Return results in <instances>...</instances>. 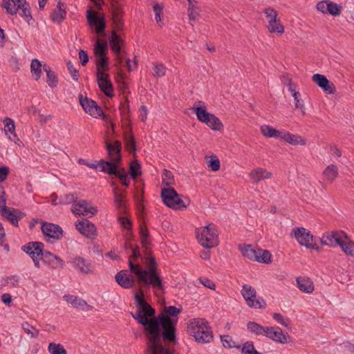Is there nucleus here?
Listing matches in <instances>:
<instances>
[{
  "mask_svg": "<svg viewBox=\"0 0 354 354\" xmlns=\"http://www.w3.org/2000/svg\"><path fill=\"white\" fill-rule=\"evenodd\" d=\"M144 252H145V250ZM145 253L146 257H143L142 259H144L147 268H143L140 264H135L132 261L129 259L128 264L129 270L131 273L133 274L136 277L140 285L162 290L164 288V284L158 270V266L156 258L149 254L150 252L149 250L148 252Z\"/></svg>",
  "mask_w": 354,
  "mask_h": 354,
  "instance_id": "f03ea898",
  "label": "nucleus"
},
{
  "mask_svg": "<svg viewBox=\"0 0 354 354\" xmlns=\"http://www.w3.org/2000/svg\"><path fill=\"white\" fill-rule=\"evenodd\" d=\"M0 214L8 221H19L26 216L25 213L17 209L9 208L6 204H0Z\"/></svg>",
  "mask_w": 354,
  "mask_h": 354,
  "instance_id": "6ab92c4d",
  "label": "nucleus"
},
{
  "mask_svg": "<svg viewBox=\"0 0 354 354\" xmlns=\"http://www.w3.org/2000/svg\"><path fill=\"white\" fill-rule=\"evenodd\" d=\"M261 133L268 138H279L282 136L283 131H279L269 125H262L261 127Z\"/></svg>",
  "mask_w": 354,
  "mask_h": 354,
  "instance_id": "4c0bfd02",
  "label": "nucleus"
},
{
  "mask_svg": "<svg viewBox=\"0 0 354 354\" xmlns=\"http://www.w3.org/2000/svg\"><path fill=\"white\" fill-rule=\"evenodd\" d=\"M241 292L245 299L246 304H248L249 302H251V304L252 305V299H254L257 297L256 290L250 285L244 284Z\"/></svg>",
  "mask_w": 354,
  "mask_h": 354,
  "instance_id": "e433bc0d",
  "label": "nucleus"
},
{
  "mask_svg": "<svg viewBox=\"0 0 354 354\" xmlns=\"http://www.w3.org/2000/svg\"><path fill=\"white\" fill-rule=\"evenodd\" d=\"M43 65L44 64H42L41 62L36 58L31 61L30 70L32 77L36 81H38L41 77Z\"/></svg>",
  "mask_w": 354,
  "mask_h": 354,
  "instance_id": "ea45409f",
  "label": "nucleus"
},
{
  "mask_svg": "<svg viewBox=\"0 0 354 354\" xmlns=\"http://www.w3.org/2000/svg\"><path fill=\"white\" fill-rule=\"evenodd\" d=\"M105 149L107 151L108 161L121 162L122 161V143L119 140L111 142L109 140L105 141Z\"/></svg>",
  "mask_w": 354,
  "mask_h": 354,
  "instance_id": "f8f14e48",
  "label": "nucleus"
},
{
  "mask_svg": "<svg viewBox=\"0 0 354 354\" xmlns=\"http://www.w3.org/2000/svg\"><path fill=\"white\" fill-rule=\"evenodd\" d=\"M86 19L90 26L95 27L97 34H102L104 32L106 21L104 17L98 18L94 10H88L86 12Z\"/></svg>",
  "mask_w": 354,
  "mask_h": 354,
  "instance_id": "f3484780",
  "label": "nucleus"
},
{
  "mask_svg": "<svg viewBox=\"0 0 354 354\" xmlns=\"http://www.w3.org/2000/svg\"><path fill=\"white\" fill-rule=\"evenodd\" d=\"M114 192V201L117 208L120 209V212H123L125 209V206L123 201V196L122 194L118 192V187H115L113 189Z\"/></svg>",
  "mask_w": 354,
  "mask_h": 354,
  "instance_id": "864d4df0",
  "label": "nucleus"
},
{
  "mask_svg": "<svg viewBox=\"0 0 354 354\" xmlns=\"http://www.w3.org/2000/svg\"><path fill=\"white\" fill-rule=\"evenodd\" d=\"M342 238L348 239L347 234L343 231H333L324 234L320 239L322 245L335 247L339 245Z\"/></svg>",
  "mask_w": 354,
  "mask_h": 354,
  "instance_id": "2eb2a0df",
  "label": "nucleus"
},
{
  "mask_svg": "<svg viewBox=\"0 0 354 354\" xmlns=\"http://www.w3.org/2000/svg\"><path fill=\"white\" fill-rule=\"evenodd\" d=\"M95 65L97 71H100V69L108 70V57L97 58Z\"/></svg>",
  "mask_w": 354,
  "mask_h": 354,
  "instance_id": "69168bd1",
  "label": "nucleus"
},
{
  "mask_svg": "<svg viewBox=\"0 0 354 354\" xmlns=\"http://www.w3.org/2000/svg\"><path fill=\"white\" fill-rule=\"evenodd\" d=\"M41 231L44 235L48 239H59L62 234V227L54 223H41Z\"/></svg>",
  "mask_w": 354,
  "mask_h": 354,
  "instance_id": "aec40b11",
  "label": "nucleus"
},
{
  "mask_svg": "<svg viewBox=\"0 0 354 354\" xmlns=\"http://www.w3.org/2000/svg\"><path fill=\"white\" fill-rule=\"evenodd\" d=\"M32 244L33 245H36L37 250L35 253H37V256H41V260H42L44 263L53 269L63 268V260L56 254L49 251L44 250V244L42 242L35 241Z\"/></svg>",
  "mask_w": 354,
  "mask_h": 354,
  "instance_id": "0eeeda50",
  "label": "nucleus"
},
{
  "mask_svg": "<svg viewBox=\"0 0 354 354\" xmlns=\"http://www.w3.org/2000/svg\"><path fill=\"white\" fill-rule=\"evenodd\" d=\"M207 166L213 171H216L220 169L221 163L219 159L216 156H210Z\"/></svg>",
  "mask_w": 354,
  "mask_h": 354,
  "instance_id": "052dcab7",
  "label": "nucleus"
},
{
  "mask_svg": "<svg viewBox=\"0 0 354 354\" xmlns=\"http://www.w3.org/2000/svg\"><path fill=\"white\" fill-rule=\"evenodd\" d=\"M142 174L141 165L137 160H133L129 165V174L131 178L136 179Z\"/></svg>",
  "mask_w": 354,
  "mask_h": 354,
  "instance_id": "a18cd8bd",
  "label": "nucleus"
},
{
  "mask_svg": "<svg viewBox=\"0 0 354 354\" xmlns=\"http://www.w3.org/2000/svg\"><path fill=\"white\" fill-rule=\"evenodd\" d=\"M162 183L163 185L168 187H172L175 184L174 177L172 172L167 169H165L162 175Z\"/></svg>",
  "mask_w": 354,
  "mask_h": 354,
  "instance_id": "49530a36",
  "label": "nucleus"
},
{
  "mask_svg": "<svg viewBox=\"0 0 354 354\" xmlns=\"http://www.w3.org/2000/svg\"><path fill=\"white\" fill-rule=\"evenodd\" d=\"M140 234L141 236V243L142 247L145 249V252H148V246L150 244L149 242V234L148 228L146 225V223H141L139 227Z\"/></svg>",
  "mask_w": 354,
  "mask_h": 354,
  "instance_id": "c9c22d12",
  "label": "nucleus"
},
{
  "mask_svg": "<svg viewBox=\"0 0 354 354\" xmlns=\"http://www.w3.org/2000/svg\"><path fill=\"white\" fill-rule=\"evenodd\" d=\"M272 174L270 172L261 167H258L252 170L250 174V178L255 183H258L260 180L263 179L270 178Z\"/></svg>",
  "mask_w": 354,
  "mask_h": 354,
  "instance_id": "c85d7f7f",
  "label": "nucleus"
},
{
  "mask_svg": "<svg viewBox=\"0 0 354 354\" xmlns=\"http://www.w3.org/2000/svg\"><path fill=\"white\" fill-rule=\"evenodd\" d=\"M313 81L327 94H334L336 91L335 86L333 82L322 74L316 73L312 77Z\"/></svg>",
  "mask_w": 354,
  "mask_h": 354,
  "instance_id": "a211bd4d",
  "label": "nucleus"
},
{
  "mask_svg": "<svg viewBox=\"0 0 354 354\" xmlns=\"http://www.w3.org/2000/svg\"><path fill=\"white\" fill-rule=\"evenodd\" d=\"M153 70L157 77H162L165 74V67L162 64L154 65Z\"/></svg>",
  "mask_w": 354,
  "mask_h": 354,
  "instance_id": "338daca9",
  "label": "nucleus"
},
{
  "mask_svg": "<svg viewBox=\"0 0 354 354\" xmlns=\"http://www.w3.org/2000/svg\"><path fill=\"white\" fill-rule=\"evenodd\" d=\"M293 232L295 239L300 245L309 249L319 250V247L316 243L310 242L313 239V235L310 230L303 227H299L293 229Z\"/></svg>",
  "mask_w": 354,
  "mask_h": 354,
  "instance_id": "1a4fd4ad",
  "label": "nucleus"
},
{
  "mask_svg": "<svg viewBox=\"0 0 354 354\" xmlns=\"http://www.w3.org/2000/svg\"><path fill=\"white\" fill-rule=\"evenodd\" d=\"M112 9V21L115 28L118 30L122 29L124 25L122 19L124 11L122 6L117 2H114L111 6Z\"/></svg>",
  "mask_w": 354,
  "mask_h": 354,
  "instance_id": "5701e85b",
  "label": "nucleus"
},
{
  "mask_svg": "<svg viewBox=\"0 0 354 354\" xmlns=\"http://www.w3.org/2000/svg\"><path fill=\"white\" fill-rule=\"evenodd\" d=\"M241 353L242 354H261L254 348L253 342L250 341L243 344Z\"/></svg>",
  "mask_w": 354,
  "mask_h": 354,
  "instance_id": "4d7b16f0",
  "label": "nucleus"
},
{
  "mask_svg": "<svg viewBox=\"0 0 354 354\" xmlns=\"http://www.w3.org/2000/svg\"><path fill=\"white\" fill-rule=\"evenodd\" d=\"M252 304H253L252 305L251 302H249L248 305L250 307L254 308H265L266 306L265 300L261 297L252 299Z\"/></svg>",
  "mask_w": 354,
  "mask_h": 354,
  "instance_id": "e2e57ef3",
  "label": "nucleus"
},
{
  "mask_svg": "<svg viewBox=\"0 0 354 354\" xmlns=\"http://www.w3.org/2000/svg\"><path fill=\"white\" fill-rule=\"evenodd\" d=\"M97 84L101 91L107 96H113V87L109 74L98 70L96 71Z\"/></svg>",
  "mask_w": 354,
  "mask_h": 354,
  "instance_id": "ddd939ff",
  "label": "nucleus"
},
{
  "mask_svg": "<svg viewBox=\"0 0 354 354\" xmlns=\"http://www.w3.org/2000/svg\"><path fill=\"white\" fill-rule=\"evenodd\" d=\"M77 194L76 193L75 194H66L63 196H61L59 199V202L58 203L55 202L54 204L55 205H57L58 203L64 204V205H67V204H70V203L75 204V203H77Z\"/></svg>",
  "mask_w": 354,
  "mask_h": 354,
  "instance_id": "8fccbe9b",
  "label": "nucleus"
},
{
  "mask_svg": "<svg viewBox=\"0 0 354 354\" xmlns=\"http://www.w3.org/2000/svg\"><path fill=\"white\" fill-rule=\"evenodd\" d=\"M35 241H30L27 244L21 247V250L26 253L33 261L34 265L36 268H40L39 260H41V256H37L36 252V245H34Z\"/></svg>",
  "mask_w": 354,
  "mask_h": 354,
  "instance_id": "393cba45",
  "label": "nucleus"
},
{
  "mask_svg": "<svg viewBox=\"0 0 354 354\" xmlns=\"http://www.w3.org/2000/svg\"><path fill=\"white\" fill-rule=\"evenodd\" d=\"M71 211L75 215H82L86 217L84 220L77 219V221H88L87 218H91L97 213V208L96 206L92 205L88 201L80 200L73 204Z\"/></svg>",
  "mask_w": 354,
  "mask_h": 354,
  "instance_id": "6e6552de",
  "label": "nucleus"
},
{
  "mask_svg": "<svg viewBox=\"0 0 354 354\" xmlns=\"http://www.w3.org/2000/svg\"><path fill=\"white\" fill-rule=\"evenodd\" d=\"M72 263L73 267L82 274H91L93 273L94 266L90 259L77 256L73 259Z\"/></svg>",
  "mask_w": 354,
  "mask_h": 354,
  "instance_id": "dca6fc26",
  "label": "nucleus"
},
{
  "mask_svg": "<svg viewBox=\"0 0 354 354\" xmlns=\"http://www.w3.org/2000/svg\"><path fill=\"white\" fill-rule=\"evenodd\" d=\"M131 315L144 326L151 350L156 351L158 348L161 339L169 343L176 342L177 319L170 318L164 313L156 316L155 309L147 302L138 307L136 314L131 313Z\"/></svg>",
  "mask_w": 354,
  "mask_h": 354,
  "instance_id": "f257e3e1",
  "label": "nucleus"
},
{
  "mask_svg": "<svg viewBox=\"0 0 354 354\" xmlns=\"http://www.w3.org/2000/svg\"><path fill=\"white\" fill-rule=\"evenodd\" d=\"M124 142L127 148L132 151L136 150V142L133 136V133L130 131L129 133H125L124 135Z\"/></svg>",
  "mask_w": 354,
  "mask_h": 354,
  "instance_id": "5fc2aeb1",
  "label": "nucleus"
},
{
  "mask_svg": "<svg viewBox=\"0 0 354 354\" xmlns=\"http://www.w3.org/2000/svg\"><path fill=\"white\" fill-rule=\"evenodd\" d=\"M106 161V160H105L104 159H101L99 161L95 160L94 163H89L86 160L83 159V158H80L78 160V163L80 165H86L87 167H88L90 168H92V169H94L96 170H99L101 171V168H102V167L105 165Z\"/></svg>",
  "mask_w": 354,
  "mask_h": 354,
  "instance_id": "09e8293b",
  "label": "nucleus"
},
{
  "mask_svg": "<svg viewBox=\"0 0 354 354\" xmlns=\"http://www.w3.org/2000/svg\"><path fill=\"white\" fill-rule=\"evenodd\" d=\"M120 162L106 161L105 165L102 167L101 171L109 175H113L120 180L127 176V173L124 167H119Z\"/></svg>",
  "mask_w": 354,
  "mask_h": 354,
  "instance_id": "4468645a",
  "label": "nucleus"
},
{
  "mask_svg": "<svg viewBox=\"0 0 354 354\" xmlns=\"http://www.w3.org/2000/svg\"><path fill=\"white\" fill-rule=\"evenodd\" d=\"M343 252L351 257H354V242H353L348 237V239L342 238L339 245Z\"/></svg>",
  "mask_w": 354,
  "mask_h": 354,
  "instance_id": "58836bf2",
  "label": "nucleus"
},
{
  "mask_svg": "<svg viewBox=\"0 0 354 354\" xmlns=\"http://www.w3.org/2000/svg\"><path fill=\"white\" fill-rule=\"evenodd\" d=\"M3 122L5 133L6 135H8V133H11L13 138L10 136L9 139L16 143L17 140H19V139L17 138V134L15 133V125L14 121L10 118H6L3 120Z\"/></svg>",
  "mask_w": 354,
  "mask_h": 354,
  "instance_id": "f704fd0d",
  "label": "nucleus"
},
{
  "mask_svg": "<svg viewBox=\"0 0 354 354\" xmlns=\"http://www.w3.org/2000/svg\"><path fill=\"white\" fill-rule=\"evenodd\" d=\"M181 195L174 187H163L161 189L160 197L162 203L168 207L174 210H183L189 204V200L182 198Z\"/></svg>",
  "mask_w": 354,
  "mask_h": 354,
  "instance_id": "39448f33",
  "label": "nucleus"
},
{
  "mask_svg": "<svg viewBox=\"0 0 354 354\" xmlns=\"http://www.w3.org/2000/svg\"><path fill=\"white\" fill-rule=\"evenodd\" d=\"M182 310V308H178L174 306H166L165 308V315H167L169 317H176Z\"/></svg>",
  "mask_w": 354,
  "mask_h": 354,
  "instance_id": "680f3d73",
  "label": "nucleus"
},
{
  "mask_svg": "<svg viewBox=\"0 0 354 354\" xmlns=\"http://www.w3.org/2000/svg\"><path fill=\"white\" fill-rule=\"evenodd\" d=\"M324 177L330 183L333 182L338 175V168L337 165L331 164L328 165L324 171Z\"/></svg>",
  "mask_w": 354,
  "mask_h": 354,
  "instance_id": "c03bdc74",
  "label": "nucleus"
},
{
  "mask_svg": "<svg viewBox=\"0 0 354 354\" xmlns=\"http://www.w3.org/2000/svg\"><path fill=\"white\" fill-rule=\"evenodd\" d=\"M281 139L293 145H304L306 141L299 135L292 134L288 131H283Z\"/></svg>",
  "mask_w": 354,
  "mask_h": 354,
  "instance_id": "cd10ccee",
  "label": "nucleus"
},
{
  "mask_svg": "<svg viewBox=\"0 0 354 354\" xmlns=\"http://www.w3.org/2000/svg\"><path fill=\"white\" fill-rule=\"evenodd\" d=\"M64 299L68 303L71 304L74 308L83 307L87 305L85 300L75 295H65L64 296Z\"/></svg>",
  "mask_w": 354,
  "mask_h": 354,
  "instance_id": "37998d69",
  "label": "nucleus"
},
{
  "mask_svg": "<svg viewBox=\"0 0 354 354\" xmlns=\"http://www.w3.org/2000/svg\"><path fill=\"white\" fill-rule=\"evenodd\" d=\"M79 100L86 113L94 118L100 117L102 119L105 118V114L102 109L93 100L87 97H84L82 94H80Z\"/></svg>",
  "mask_w": 354,
  "mask_h": 354,
  "instance_id": "9d476101",
  "label": "nucleus"
},
{
  "mask_svg": "<svg viewBox=\"0 0 354 354\" xmlns=\"http://www.w3.org/2000/svg\"><path fill=\"white\" fill-rule=\"evenodd\" d=\"M66 66L73 80L75 81H77L80 77L79 73L78 71L73 66V64H72L71 61H68L66 63Z\"/></svg>",
  "mask_w": 354,
  "mask_h": 354,
  "instance_id": "0e129e2a",
  "label": "nucleus"
},
{
  "mask_svg": "<svg viewBox=\"0 0 354 354\" xmlns=\"http://www.w3.org/2000/svg\"><path fill=\"white\" fill-rule=\"evenodd\" d=\"M76 230L87 239H93L97 234L93 223H75Z\"/></svg>",
  "mask_w": 354,
  "mask_h": 354,
  "instance_id": "412c9836",
  "label": "nucleus"
},
{
  "mask_svg": "<svg viewBox=\"0 0 354 354\" xmlns=\"http://www.w3.org/2000/svg\"><path fill=\"white\" fill-rule=\"evenodd\" d=\"M2 7L6 10V12L12 15H17L18 7L14 6L11 0H2Z\"/></svg>",
  "mask_w": 354,
  "mask_h": 354,
  "instance_id": "6e6d98bb",
  "label": "nucleus"
},
{
  "mask_svg": "<svg viewBox=\"0 0 354 354\" xmlns=\"http://www.w3.org/2000/svg\"><path fill=\"white\" fill-rule=\"evenodd\" d=\"M297 284L298 288L306 293H312L314 290L313 283L308 278H297Z\"/></svg>",
  "mask_w": 354,
  "mask_h": 354,
  "instance_id": "72a5a7b5",
  "label": "nucleus"
},
{
  "mask_svg": "<svg viewBox=\"0 0 354 354\" xmlns=\"http://www.w3.org/2000/svg\"><path fill=\"white\" fill-rule=\"evenodd\" d=\"M246 326L248 330L252 334L257 336L262 335L266 337V326H263L255 322L251 321L248 322Z\"/></svg>",
  "mask_w": 354,
  "mask_h": 354,
  "instance_id": "2f4dec72",
  "label": "nucleus"
},
{
  "mask_svg": "<svg viewBox=\"0 0 354 354\" xmlns=\"http://www.w3.org/2000/svg\"><path fill=\"white\" fill-rule=\"evenodd\" d=\"M192 109L194 110L198 120L205 123L212 130L220 131L223 127L218 118L207 111L203 102L200 100L196 101Z\"/></svg>",
  "mask_w": 354,
  "mask_h": 354,
  "instance_id": "20e7f679",
  "label": "nucleus"
},
{
  "mask_svg": "<svg viewBox=\"0 0 354 354\" xmlns=\"http://www.w3.org/2000/svg\"><path fill=\"white\" fill-rule=\"evenodd\" d=\"M268 28L271 33H280L282 34L284 32V27L281 24L279 19L276 20V22L272 24V26H268Z\"/></svg>",
  "mask_w": 354,
  "mask_h": 354,
  "instance_id": "bf43d9fd",
  "label": "nucleus"
},
{
  "mask_svg": "<svg viewBox=\"0 0 354 354\" xmlns=\"http://www.w3.org/2000/svg\"><path fill=\"white\" fill-rule=\"evenodd\" d=\"M272 254L267 250L257 249V257L256 261L263 263H269L272 261Z\"/></svg>",
  "mask_w": 354,
  "mask_h": 354,
  "instance_id": "79ce46f5",
  "label": "nucleus"
},
{
  "mask_svg": "<svg viewBox=\"0 0 354 354\" xmlns=\"http://www.w3.org/2000/svg\"><path fill=\"white\" fill-rule=\"evenodd\" d=\"M187 331L198 343H209L213 339V333L209 323L204 319L191 321L187 325Z\"/></svg>",
  "mask_w": 354,
  "mask_h": 354,
  "instance_id": "7ed1b4c3",
  "label": "nucleus"
},
{
  "mask_svg": "<svg viewBox=\"0 0 354 354\" xmlns=\"http://www.w3.org/2000/svg\"><path fill=\"white\" fill-rule=\"evenodd\" d=\"M43 70L46 73V82L48 85L53 88L58 84V77L55 73L46 64L43 65Z\"/></svg>",
  "mask_w": 354,
  "mask_h": 354,
  "instance_id": "473e14b6",
  "label": "nucleus"
},
{
  "mask_svg": "<svg viewBox=\"0 0 354 354\" xmlns=\"http://www.w3.org/2000/svg\"><path fill=\"white\" fill-rule=\"evenodd\" d=\"M266 337L281 344L291 342V337L287 332H283L279 326H266Z\"/></svg>",
  "mask_w": 354,
  "mask_h": 354,
  "instance_id": "9b49d317",
  "label": "nucleus"
},
{
  "mask_svg": "<svg viewBox=\"0 0 354 354\" xmlns=\"http://www.w3.org/2000/svg\"><path fill=\"white\" fill-rule=\"evenodd\" d=\"M21 9V12L19 13L20 16L23 17L27 23L30 25L35 22L30 11V6L27 1H24V4H19L18 6V10Z\"/></svg>",
  "mask_w": 354,
  "mask_h": 354,
  "instance_id": "7c9ffc66",
  "label": "nucleus"
},
{
  "mask_svg": "<svg viewBox=\"0 0 354 354\" xmlns=\"http://www.w3.org/2000/svg\"><path fill=\"white\" fill-rule=\"evenodd\" d=\"M115 281L123 288L129 289L135 285L133 277L128 273V270H122L115 277Z\"/></svg>",
  "mask_w": 354,
  "mask_h": 354,
  "instance_id": "4be33fe9",
  "label": "nucleus"
},
{
  "mask_svg": "<svg viewBox=\"0 0 354 354\" xmlns=\"http://www.w3.org/2000/svg\"><path fill=\"white\" fill-rule=\"evenodd\" d=\"M120 111L121 115L124 118L126 114H129V101L127 98L125 99V102L124 103H121L120 106Z\"/></svg>",
  "mask_w": 354,
  "mask_h": 354,
  "instance_id": "774afa93",
  "label": "nucleus"
},
{
  "mask_svg": "<svg viewBox=\"0 0 354 354\" xmlns=\"http://www.w3.org/2000/svg\"><path fill=\"white\" fill-rule=\"evenodd\" d=\"M123 41L120 38L118 35L115 30H113L111 33V37L109 39V44L110 48L112 51L117 55L118 62L120 64L122 63V58L120 56L121 54V44Z\"/></svg>",
  "mask_w": 354,
  "mask_h": 354,
  "instance_id": "b1692460",
  "label": "nucleus"
},
{
  "mask_svg": "<svg viewBox=\"0 0 354 354\" xmlns=\"http://www.w3.org/2000/svg\"><path fill=\"white\" fill-rule=\"evenodd\" d=\"M48 351L50 354H67V351L62 344L55 342H50L48 344Z\"/></svg>",
  "mask_w": 354,
  "mask_h": 354,
  "instance_id": "3c124183",
  "label": "nucleus"
},
{
  "mask_svg": "<svg viewBox=\"0 0 354 354\" xmlns=\"http://www.w3.org/2000/svg\"><path fill=\"white\" fill-rule=\"evenodd\" d=\"M57 10L51 13V19L53 22L59 24L66 17V11L65 10L64 4L61 1H58L57 4Z\"/></svg>",
  "mask_w": 354,
  "mask_h": 354,
  "instance_id": "bb28decb",
  "label": "nucleus"
},
{
  "mask_svg": "<svg viewBox=\"0 0 354 354\" xmlns=\"http://www.w3.org/2000/svg\"><path fill=\"white\" fill-rule=\"evenodd\" d=\"M263 13L268 20V26H272V24L275 23L276 20L278 19L277 11L271 7L266 8L263 10Z\"/></svg>",
  "mask_w": 354,
  "mask_h": 354,
  "instance_id": "de8ad7c7",
  "label": "nucleus"
},
{
  "mask_svg": "<svg viewBox=\"0 0 354 354\" xmlns=\"http://www.w3.org/2000/svg\"><path fill=\"white\" fill-rule=\"evenodd\" d=\"M94 55L96 58H103L106 56L108 52V44L106 41H102L97 39L94 46Z\"/></svg>",
  "mask_w": 354,
  "mask_h": 354,
  "instance_id": "c756f323",
  "label": "nucleus"
},
{
  "mask_svg": "<svg viewBox=\"0 0 354 354\" xmlns=\"http://www.w3.org/2000/svg\"><path fill=\"white\" fill-rule=\"evenodd\" d=\"M239 248L242 252L243 255L248 257L250 260L255 261L257 257V250L252 248L251 245L240 244Z\"/></svg>",
  "mask_w": 354,
  "mask_h": 354,
  "instance_id": "a19ab883",
  "label": "nucleus"
},
{
  "mask_svg": "<svg viewBox=\"0 0 354 354\" xmlns=\"http://www.w3.org/2000/svg\"><path fill=\"white\" fill-rule=\"evenodd\" d=\"M286 80L288 82V90L292 95V97L295 100V106L296 109H300L302 113L304 114V104L302 100H301V94L299 92L296 91L295 88H293V83L291 79L286 78Z\"/></svg>",
  "mask_w": 354,
  "mask_h": 354,
  "instance_id": "a878e982",
  "label": "nucleus"
},
{
  "mask_svg": "<svg viewBox=\"0 0 354 354\" xmlns=\"http://www.w3.org/2000/svg\"><path fill=\"white\" fill-rule=\"evenodd\" d=\"M196 236L198 243L206 249H210L218 244V233L213 223H209L203 228H196Z\"/></svg>",
  "mask_w": 354,
  "mask_h": 354,
  "instance_id": "423d86ee",
  "label": "nucleus"
},
{
  "mask_svg": "<svg viewBox=\"0 0 354 354\" xmlns=\"http://www.w3.org/2000/svg\"><path fill=\"white\" fill-rule=\"evenodd\" d=\"M21 326L27 334L30 335L31 337L36 338L38 336L39 330L31 326L29 323L24 322L22 324Z\"/></svg>",
  "mask_w": 354,
  "mask_h": 354,
  "instance_id": "13d9d810",
  "label": "nucleus"
},
{
  "mask_svg": "<svg viewBox=\"0 0 354 354\" xmlns=\"http://www.w3.org/2000/svg\"><path fill=\"white\" fill-rule=\"evenodd\" d=\"M326 6H327L328 10H326L327 11L328 14H330L333 16H338L340 15L342 8L340 5L328 0V3L326 4Z\"/></svg>",
  "mask_w": 354,
  "mask_h": 354,
  "instance_id": "603ef678",
  "label": "nucleus"
}]
</instances>
